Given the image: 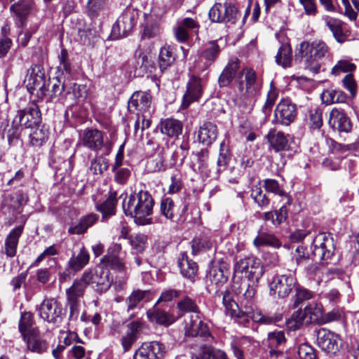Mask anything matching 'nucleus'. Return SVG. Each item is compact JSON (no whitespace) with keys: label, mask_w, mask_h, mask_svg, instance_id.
I'll list each match as a JSON object with an SVG mask.
<instances>
[{"label":"nucleus","mask_w":359,"mask_h":359,"mask_svg":"<svg viewBox=\"0 0 359 359\" xmlns=\"http://www.w3.org/2000/svg\"><path fill=\"white\" fill-rule=\"evenodd\" d=\"M332 56L330 46L322 39L304 41L296 48L295 58L304 62L306 69L316 74L321 68L323 59Z\"/></svg>","instance_id":"nucleus-1"},{"label":"nucleus","mask_w":359,"mask_h":359,"mask_svg":"<svg viewBox=\"0 0 359 359\" xmlns=\"http://www.w3.org/2000/svg\"><path fill=\"white\" fill-rule=\"evenodd\" d=\"M154 205V199L147 191H140L137 194H131L128 197L125 194L122 202L124 213L133 217L135 222L139 225H146L151 223V215Z\"/></svg>","instance_id":"nucleus-2"},{"label":"nucleus","mask_w":359,"mask_h":359,"mask_svg":"<svg viewBox=\"0 0 359 359\" xmlns=\"http://www.w3.org/2000/svg\"><path fill=\"white\" fill-rule=\"evenodd\" d=\"M245 273L248 279L238 281L234 280L232 289L238 294L243 296L246 300H251L256 293V285L264 274V267L260 261L255 257Z\"/></svg>","instance_id":"nucleus-3"},{"label":"nucleus","mask_w":359,"mask_h":359,"mask_svg":"<svg viewBox=\"0 0 359 359\" xmlns=\"http://www.w3.org/2000/svg\"><path fill=\"white\" fill-rule=\"evenodd\" d=\"M323 323V306L318 303L309 304L303 310L294 311L285 322L289 330L295 331L304 325Z\"/></svg>","instance_id":"nucleus-4"},{"label":"nucleus","mask_w":359,"mask_h":359,"mask_svg":"<svg viewBox=\"0 0 359 359\" xmlns=\"http://www.w3.org/2000/svg\"><path fill=\"white\" fill-rule=\"evenodd\" d=\"M109 271L104 266L98 265L94 269H89L82 274V279L86 285H91L99 292L107 291L112 280L109 277Z\"/></svg>","instance_id":"nucleus-5"},{"label":"nucleus","mask_w":359,"mask_h":359,"mask_svg":"<svg viewBox=\"0 0 359 359\" xmlns=\"http://www.w3.org/2000/svg\"><path fill=\"white\" fill-rule=\"evenodd\" d=\"M184 342L195 339L212 338L206 323H203L198 314H188L184 316Z\"/></svg>","instance_id":"nucleus-6"},{"label":"nucleus","mask_w":359,"mask_h":359,"mask_svg":"<svg viewBox=\"0 0 359 359\" xmlns=\"http://www.w3.org/2000/svg\"><path fill=\"white\" fill-rule=\"evenodd\" d=\"M297 283V278L290 273L276 274L269 283L271 295L274 298H285L290 294Z\"/></svg>","instance_id":"nucleus-7"},{"label":"nucleus","mask_w":359,"mask_h":359,"mask_svg":"<svg viewBox=\"0 0 359 359\" xmlns=\"http://www.w3.org/2000/svg\"><path fill=\"white\" fill-rule=\"evenodd\" d=\"M81 144L93 151H99L104 147L105 155L108 156L111 150V143H104V133L96 128H86L79 136Z\"/></svg>","instance_id":"nucleus-8"},{"label":"nucleus","mask_w":359,"mask_h":359,"mask_svg":"<svg viewBox=\"0 0 359 359\" xmlns=\"http://www.w3.org/2000/svg\"><path fill=\"white\" fill-rule=\"evenodd\" d=\"M240 77L243 80L238 81V88L241 93L246 96H255L262 88V80L251 67H244L239 72Z\"/></svg>","instance_id":"nucleus-9"},{"label":"nucleus","mask_w":359,"mask_h":359,"mask_svg":"<svg viewBox=\"0 0 359 359\" xmlns=\"http://www.w3.org/2000/svg\"><path fill=\"white\" fill-rule=\"evenodd\" d=\"M311 250L314 258L320 260L330 259L335 250L333 237L330 233H319L313 241Z\"/></svg>","instance_id":"nucleus-10"},{"label":"nucleus","mask_w":359,"mask_h":359,"mask_svg":"<svg viewBox=\"0 0 359 359\" xmlns=\"http://www.w3.org/2000/svg\"><path fill=\"white\" fill-rule=\"evenodd\" d=\"M209 18L213 22L234 24L238 18V11L230 2L215 3L209 11Z\"/></svg>","instance_id":"nucleus-11"},{"label":"nucleus","mask_w":359,"mask_h":359,"mask_svg":"<svg viewBox=\"0 0 359 359\" xmlns=\"http://www.w3.org/2000/svg\"><path fill=\"white\" fill-rule=\"evenodd\" d=\"M14 123L27 128H34L41 123V111L35 102H29L25 107L17 111Z\"/></svg>","instance_id":"nucleus-12"},{"label":"nucleus","mask_w":359,"mask_h":359,"mask_svg":"<svg viewBox=\"0 0 359 359\" xmlns=\"http://www.w3.org/2000/svg\"><path fill=\"white\" fill-rule=\"evenodd\" d=\"M138 18L137 10L126 8L113 26L112 34L117 38L126 36L133 29Z\"/></svg>","instance_id":"nucleus-13"},{"label":"nucleus","mask_w":359,"mask_h":359,"mask_svg":"<svg viewBox=\"0 0 359 359\" xmlns=\"http://www.w3.org/2000/svg\"><path fill=\"white\" fill-rule=\"evenodd\" d=\"M27 90L33 93L35 90H39L37 95L43 97L46 95L44 73L43 68L39 65H32L27 70V74L24 81Z\"/></svg>","instance_id":"nucleus-14"},{"label":"nucleus","mask_w":359,"mask_h":359,"mask_svg":"<svg viewBox=\"0 0 359 359\" xmlns=\"http://www.w3.org/2000/svg\"><path fill=\"white\" fill-rule=\"evenodd\" d=\"M39 313L45 321L55 324L61 321L63 309L61 304L55 299H45L39 306Z\"/></svg>","instance_id":"nucleus-15"},{"label":"nucleus","mask_w":359,"mask_h":359,"mask_svg":"<svg viewBox=\"0 0 359 359\" xmlns=\"http://www.w3.org/2000/svg\"><path fill=\"white\" fill-rule=\"evenodd\" d=\"M297 116V107L290 100L283 99L276 106L274 111L276 123L289 126Z\"/></svg>","instance_id":"nucleus-16"},{"label":"nucleus","mask_w":359,"mask_h":359,"mask_svg":"<svg viewBox=\"0 0 359 359\" xmlns=\"http://www.w3.org/2000/svg\"><path fill=\"white\" fill-rule=\"evenodd\" d=\"M166 353L164 344L154 341L149 343H143L135 352L133 359H162Z\"/></svg>","instance_id":"nucleus-17"},{"label":"nucleus","mask_w":359,"mask_h":359,"mask_svg":"<svg viewBox=\"0 0 359 359\" xmlns=\"http://www.w3.org/2000/svg\"><path fill=\"white\" fill-rule=\"evenodd\" d=\"M122 254L121 245L118 243L113 244L108 248L107 254L102 258V266L110 267L118 271H124L125 262L121 257Z\"/></svg>","instance_id":"nucleus-18"},{"label":"nucleus","mask_w":359,"mask_h":359,"mask_svg":"<svg viewBox=\"0 0 359 359\" xmlns=\"http://www.w3.org/2000/svg\"><path fill=\"white\" fill-rule=\"evenodd\" d=\"M328 124L334 130L348 133L352 129V123L344 111L334 108L330 113Z\"/></svg>","instance_id":"nucleus-19"},{"label":"nucleus","mask_w":359,"mask_h":359,"mask_svg":"<svg viewBox=\"0 0 359 359\" xmlns=\"http://www.w3.org/2000/svg\"><path fill=\"white\" fill-rule=\"evenodd\" d=\"M203 94L201 79L191 76L187 85V91L183 96L181 108H187L193 102L198 101Z\"/></svg>","instance_id":"nucleus-20"},{"label":"nucleus","mask_w":359,"mask_h":359,"mask_svg":"<svg viewBox=\"0 0 359 359\" xmlns=\"http://www.w3.org/2000/svg\"><path fill=\"white\" fill-rule=\"evenodd\" d=\"M339 337L326 329H320L317 334L318 346L325 352L335 353L339 350Z\"/></svg>","instance_id":"nucleus-21"},{"label":"nucleus","mask_w":359,"mask_h":359,"mask_svg":"<svg viewBox=\"0 0 359 359\" xmlns=\"http://www.w3.org/2000/svg\"><path fill=\"white\" fill-rule=\"evenodd\" d=\"M213 346L203 344L200 339L193 338L187 341L185 348L188 350L191 359H210Z\"/></svg>","instance_id":"nucleus-22"},{"label":"nucleus","mask_w":359,"mask_h":359,"mask_svg":"<svg viewBox=\"0 0 359 359\" xmlns=\"http://www.w3.org/2000/svg\"><path fill=\"white\" fill-rule=\"evenodd\" d=\"M199 25L196 19L185 17L181 20V43H187L188 46L194 44L193 37H198Z\"/></svg>","instance_id":"nucleus-23"},{"label":"nucleus","mask_w":359,"mask_h":359,"mask_svg":"<svg viewBox=\"0 0 359 359\" xmlns=\"http://www.w3.org/2000/svg\"><path fill=\"white\" fill-rule=\"evenodd\" d=\"M326 26L332 32L334 39L340 43L348 40L349 31L344 27V23L339 19L327 16L324 18Z\"/></svg>","instance_id":"nucleus-24"},{"label":"nucleus","mask_w":359,"mask_h":359,"mask_svg":"<svg viewBox=\"0 0 359 359\" xmlns=\"http://www.w3.org/2000/svg\"><path fill=\"white\" fill-rule=\"evenodd\" d=\"M151 103V96L149 93L142 91L135 92L128 101V108L130 111L146 112Z\"/></svg>","instance_id":"nucleus-25"},{"label":"nucleus","mask_w":359,"mask_h":359,"mask_svg":"<svg viewBox=\"0 0 359 359\" xmlns=\"http://www.w3.org/2000/svg\"><path fill=\"white\" fill-rule=\"evenodd\" d=\"M239 69L240 60L238 58L229 60L218 78L219 88L229 86L236 77Z\"/></svg>","instance_id":"nucleus-26"},{"label":"nucleus","mask_w":359,"mask_h":359,"mask_svg":"<svg viewBox=\"0 0 359 359\" xmlns=\"http://www.w3.org/2000/svg\"><path fill=\"white\" fill-rule=\"evenodd\" d=\"M23 339L31 352L41 354L48 349V343L41 337L38 330H32L29 334L23 337Z\"/></svg>","instance_id":"nucleus-27"},{"label":"nucleus","mask_w":359,"mask_h":359,"mask_svg":"<svg viewBox=\"0 0 359 359\" xmlns=\"http://www.w3.org/2000/svg\"><path fill=\"white\" fill-rule=\"evenodd\" d=\"M99 219V215L95 213H89L82 216L77 223L73 224L68 229L69 234L80 235L87 232Z\"/></svg>","instance_id":"nucleus-28"},{"label":"nucleus","mask_w":359,"mask_h":359,"mask_svg":"<svg viewBox=\"0 0 359 359\" xmlns=\"http://www.w3.org/2000/svg\"><path fill=\"white\" fill-rule=\"evenodd\" d=\"M142 326L143 323L139 320L133 321L127 325L128 331L121 339L125 352L129 351L132 345L136 341Z\"/></svg>","instance_id":"nucleus-29"},{"label":"nucleus","mask_w":359,"mask_h":359,"mask_svg":"<svg viewBox=\"0 0 359 359\" xmlns=\"http://www.w3.org/2000/svg\"><path fill=\"white\" fill-rule=\"evenodd\" d=\"M253 244L256 248L269 246L273 248H280L282 245L280 241L272 233L259 229L257 236L253 240Z\"/></svg>","instance_id":"nucleus-30"},{"label":"nucleus","mask_w":359,"mask_h":359,"mask_svg":"<svg viewBox=\"0 0 359 359\" xmlns=\"http://www.w3.org/2000/svg\"><path fill=\"white\" fill-rule=\"evenodd\" d=\"M117 192L111 191L107 199L102 203H97L96 210L102 214V219L108 218L116 214Z\"/></svg>","instance_id":"nucleus-31"},{"label":"nucleus","mask_w":359,"mask_h":359,"mask_svg":"<svg viewBox=\"0 0 359 359\" xmlns=\"http://www.w3.org/2000/svg\"><path fill=\"white\" fill-rule=\"evenodd\" d=\"M22 226H17L6 236L4 243V253L8 257L15 256L19 238L22 233Z\"/></svg>","instance_id":"nucleus-32"},{"label":"nucleus","mask_w":359,"mask_h":359,"mask_svg":"<svg viewBox=\"0 0 359 359\" xmlns=\"http://www.w3.org/2000/svg\"><path fill=\"white\" fill-rule=\"evenodd\" d=\"M217 134V126L213 123L206 122L200 127L198 139L201 143L209 146L215 141Z\"/></svg>","instance_id":"nucleus-33"},{"label":"nucleus","mask_w":359,"mask_h":359,"mask_svg":"<svg viewBox=\"0 0 359 359\" xmlns=\"http://www.w3.org/2000/svg\"><path fill=\"white\" fill-rule=\"evenodd\" d=\"M266 137L271 147L276 151L288 150L287 137L283 132L271 130L267 134Z\"/></svg>","instance_id":"nucleus-34"},{"label":"nucleus","mask_w":359,"mask_h":359,"mask_svg":"<svg viewBox=\"0 0 359 359\" xmlns=\"http://www.w3.org/2000/svg\"><path fill=\"white\" fill-rule=\"evenodd\" d=\"M208 151L201 149L200 151L193 154L191 156V168L195 172L207 175L208 172Z\"/></svg>","instance_id":"nucleus-35"},{"label":"nucleus","mask_w":359,"mask_h":359,"mask_svg":"<svg viewBox=\"0 0 359 359\" xmlns=\"http://www.w3.org/2000/svg\"><path fill=\"white\" fill-rule=\"evenodd\" d=\"M147 316L151 322H155L165 326L170 325L175 321V319L172 316L169 315L166 312L158 308H156V306H154L152 309H149L147 312Z\"/></svg>","instance_id":"nucleus-36"},{"label":"nucleus","mask_w":359,"mask_h":359,"mask_svg":"<svg viewBox=\"0 0 359 359\" xmlns=\"http://www.w3.org/2000/svg\"><path fill=\"white\" fill-rule=\"evenodd\" d=\"M322 102L327 104L344 103L346 100V95L341 90L329 88L323 91L320 95Z\"/></svg>","instance_id":"nucleus-37"},{"label":"nucleus","mask_w":359,"mask_h":359,"mask_svg":"<svg viewBox=\"0 0 359 359\" xmlns=\"http://www.w3.org/2000/svg\"><path fill=\"white\" fill-rule=\"evenodd\" d=\"M87 285L81 277L76 279L72 285L66 290L67 302H79L83 297Z\"/></svg>","instance_id":"nucleus-38"},{"label":"nucleus","mask_w":359,"mask_h":359,"mask_svg":"<svg viewBox=\"0 0 359 359\" xmlns=\"http://www.w3.org/2000/svg\"><path fill=\"white\" fill-rule=\"evenodd\" d=\"M276 62L284 68L291 66L292 52L290 45L287 43L281 44L275 57Z\"/></svg>","instance_id":"nucleus-39"},{"label":"nucleus","mask_w":359,"mask_h":359,"mask_svg":"<svg viewBox=\"0 0 359 359\" xmlns=\"http://www.w3.org/2000/svg\"><path fill=\"white\" fill-rule=\"evenodd\" d=\"M176 58L173 50L170 46H165L160 50L158 55V66L161 72L170 67Z\"/></svg>","instance_id":"nucleus-40"},{"label":"nucleus","mask_w":359,"mask_h":359,"mask_svg":"<svg viewBox=\"0 0 359 359\" xmlns=\"http://www.w3.org/2000/svg\"><path fill=\"white\" fill-rule=\"evenodd\" d=\"M108 160L102 155L96 156L90 161L88 171L93 176H101L109 168Z\"/></svg>","instance_id":"nucleus-41"},{"label":"nucleus","mask_w":359,"mask_h":359,"mask_svg":"<svg viewBox=\"0 0 359 359\" xmlns=\"http://www.w3.org/2000/svg\"><path fill=\"white\" fill-rule=\"evenodd\" d=\"M90 256L87 250L83 247L76 256H72L69 262L68 266L74 271H79L82 269L89 262Z\"/></svg>","instance_id":"nucleus-42"},{"label":"nucleus","mask_w":359,"mask_h":359,"mask_svg":"<svg viewBox=\"0 0 359 359\" xmlns=\"http://www.w3.org/2000/svg\"><path fill=\"white\" fill-rule=\"evenodd\" d=\"M161 131L170 137H178L180 121L174 118H166L161 122Z\"/></svg>","instance_id":"nucleus-43"},{"label":"nucleus","mask_w":359,"mask_h":359,"mask_svg":"<svg viewBox=\"0 0 359 359\" xmlns=\"http://www.w3.org/2000/svg\"><path fill=\"white\" fill-rule=\"evenodd\" d=\"M282 319L280 314L263 313L260 311H255L252 320L261 325H271L279 322Z\"/></svg>","instance_id":"nucleus-44"},{"label":"nucleus","mask_w":359,"mask_h":359,"mask_svg":"<svg viewBox=\"0 0 359 359\" xmlns=\"http://www.w3.org/2000/svg\"><path fill=\"white\" fill-rule=\"evenodd\" d=\"M31 5V0H20L11 6V11L20 20H22L29 14Z\"/></svg>","instance_id":"nucleus-45"},{"label":"nucleus","mask_w":359,"mask_h":359,"mask_svg":"<svg viewBox=\"0 0 359 359\" xmlns=\"http://www.w3.org/2000/svg\"><path fill=\"white\" fill-rule=\"evenodd\" d=\"M198 273V265L192 261L186 259L185 263L181 262V273L183 276L194 283Z\"/></svg>","instance_id":"nucleus-46"},{"label":"nucleus","mask_w":359,"mask_h":359,"mask_svg":"<svg viewBox=\"0 0 359 359\" xmlns=\"http://www.w3.org/2000/svg\"><path fill=\"white\" fill-rule=\"evenodd\" d=\"M250 344V339L248 337L235 338L231 342V348L236 359H245L243 351L246 345Z\"/></svg>","instance_id":"nucleus-47"},{"label":"nucleus","mask_w":359,"mask_h":359,"mask_svg":"<svg viewBox=\"0 0 359 359\" xmlns=\"http://www.w3.org/2000/svg\"><path fill=\"white\" fill-rule=\"evenodd\" d=\"M149 294V290H134L127 298L126 302L128 311L132 310L137 307L138 304Z\"/></svg>","instance_id":"nucleus-48"},{"label":"nucleus","mask_w":359,"mask_h":359,"mask_svg":"<svg viewBox=\"0 0 359 359\" xmlns=\"http://www.w3.org/2000/svg\"><path fill=\"white\" fill-rule=\"evenodd\" d=\"M294 289H295V295L293 304V306L294 308L297 307L304 301L309 300L313 297V293L311 291L299 285L298 283H297Z\"/></svg>","instance_id":"nucleus-49"},{"label":"nucleus","mask_w":359,"mask_h":359,"mask_svg":"<svg viewBox=\"0 0 359 359\" xmlns=\"http://www.w3.org/2000/svg\"><path fill=\"white\" fill-rule=\"evenodd\" d=\"M33 325V315L30 312H24L21 315V318L19 322V330L22 334V337L29 334L32 330Z\"/></svg>","instance_id":"nucleus-50"},{"label":"nucleus","mask_w":359,"mask_h":359,"mask_svg":"<svg viewBox=\"0 0 359 359\" xmlns=\"http://www.w3.org/2000/svg\"><path fill=\"white\" fill-rule=\"evenodd\" d=\"M48 130L46 128H37L29 135L30 142L35 147L41 146L48 140Z\"/></svg>","instance_id":"nucleus-51"},{"label":"nucleus","mask_w":359,"mask_h":359,"mask_svg":"<svg viewBox=\"0 0 359 359\" xmlns=\"http://www.w3.org/2000/svg\"><path fill=\"white\" fill-rule=\"evenodd\" d=\"M263 187L266 191L272 193L278 196H287V194L278 182L274 179H265L263 180Z\"/></svg>","instance_id":"nucleus-52"},{"label":"nucleus","mask_w":359,"mask_h":359,"mask_svg":"<svg viewBox=\"0 0 359 359\" xmlns=\"http://www.w3.org/2000/svg\"><path fill=\"white\" fill-rule=\"evenodd\" d=\"M251 197L254 201L260 207H266L270 202L269 198L264 194L259 185H254L251 189Z\"/></svg>","instance_id":"nucleus-53"},{"label":"nucleus","mask_w":359,"mask_h":359,"mask_svg":"<svg viewBox=\"0 0 359 359\" xmlns=\"http://www.w3.org/2000/svg\"><path fill=\"white\" fill-rule=\"evenodd\" d=\"M220 52V48L215 41H210L205 45L201 56L208 60L213 62L218 57Z\"/></svg>","instance_id":"nucleus-54"},{"label":"nucleus","mask_w":359,"mask_h":359,"mask_svg":"<svg viewBox=\"0 0 359 359\" xmlns=\"http://www.w3.org/2000/svg\"><path fill=\"white\" fill-rule=\"evenodd\" d=\"M107 2V0H88L87 4L88 15L91 17L98 16L104 10Z\"/></svg>","instance_id":"nucleus-55"},{"label":"nucleus","mask_w":359,"mask_h":359,"mask_svg":"<svg viewBox=\"0 0 359 359\" xmlns=\"http://www.w3.org/2000/svg\"><path fill=\"white\" fill-rule=\"evenodd\" d=\"M355 68V64L351 62L349 60H341L332 67L331 73L334 76H338L341 73L352 72Z\"/></svg>","instance_id":"nucleus-56"},{"label":"nucleus","mask_w":359,"mask_h":359,"mask_svg":"<svg viewBox=\"0 0 359 359\" xmlns=\"http://www.w3.org/2000/svg\"><path fill=\"white\" fill-rule=\"evenodd\" d=\"M147 236L143 233H138L131 236L130 238V245L137 253L142 252L147 244Z\"/></svg>","instance_id":"nucleus-57"},{"label":"nucleus","mask_w":359,"mask_h":359,"mask_svg":"<svg viewBox=\"0 0 359 359\" xmlns=\"http://www.w3.org/2000/svg\"><path fill=\"white\" fill-rule=\"evenodd\" d=\"M278 92L272 86H271V88L268 92L265 103L262 108V111L266 116L270 115L272 108L278 98Z\"/></svg>","instance_id":"nucleus-58"},{"label":"nucleus","mask_w":359,"mask_h":359,"mask_svg":"<svg viewBox=\"0 0 359 359\" xmlns=\"http://www.w3.org/2000/svg\"><path fill=\"white\" fill-rule=\"evenodd\" d=\"M268 344L271 348L283 346L286 341L283 331H275L268 334Z\"/></svg>","instance_id":"nucleus-59"},{"label":"nucleus","mask_w":359,"mask_h":359,"mask_svg":"<svg viewBox=\"0 0 359 359\" xmlns=\"http://www.w3.org/2000/svg\"><path fill=\"white\" fill-rule=\"evenodd\" d=\"M65 91V85L60 80H56L52 86L50 100L55 102H63L66 100Z\"/></svg>","instance_id":"nucleus-60"},{"label":"nucleus","mask_w":359,"mask_h":359,"mask_svg":"<svg viewBox=\"0 0 359 359\" xmlns=\"http://www.w3.org/2000/svg\"><path fill=\"white\" fill-rule=\"evenodd\" d=\"M111 170L114 172V181L121 185L126 184L131 175V170L128 168L118 167Z\"/></svg>","instance_id":"nucleus-61"},{"label":"nucleus","mask_w":359,"mask_h":359,"mask_svg":"<svg viewBox=\"0 0 359 359\" xmlns=\"http://www.w3.org/2000/svg\"><path fill=\"white\" fill-rule=\"evenodd\" d=\"M309 124L312 129H320L323 126V111L316 108L309 111Z\"/></svg>","instance_id":"nucleus-62"},{"label":"nucleus","mask_w":359,"mask_h":359,"mask_svg":"<svg viewBox=\"0 0 359 359\" xmlns=\"http://www.w3.org/2000/svg\"><path fill=\"white\" fill-rule=\"evenodd\" d=\"M297 353L300 359H317L316 350L307 343L299 346Z\"/></svg>","instance_id":"nucleus-63"},{"label":"nucleus","mask_w":359,"mask_h":359,"mask_svg":"<svg viewBox=\"0 0 359 359\" xmlns=\"http://www.w3.org/2000/svg\"><path fill=\"white\" fill-rule=\"evenodd\" d=\"M255 313V311L250 306H245L243 309H233L231 311V315L236 317L238 319H243V322H249V320H252V316ZM242 323V321H240Z\"/></svg>","instance_id":"nucleus-64"}]
</instances>
